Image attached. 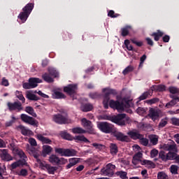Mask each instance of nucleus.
<instances>
[{
  "mask_svg": "<svg viewBox=\"0 0 179 179\" xmlns=\"http://www.w3.org/2000/svg\"><path fill=\"white\" fill-rule=\"evenodd\" d=\"M49 73L50 75H51V76H53L54 78H57L58 76V72L54 68L49 69Z\"/></svg>",
  "mask_w": 179,
  "mask_h": 179,
  "instance_id": "nucleus-48",
  "label": "nucleus"
},
{
  "mask_svg": "<svg viewBox=\"0 0 179 179\" xmlns=\"http://www.w3.org/2000/svg\"><path fill=\"white\" fill-rule=\"evenodd\" d=\"M76 90H78V85L75 84L69 85L64 88V92L67 93V94H69V96L75 94V93H76Z\"/></svg>",
  "mask_w": 179,
  "mask_h": 179,
  "instance_id": "nucleus-14",
  "label": "nucleus"
},
{
  "mask_svg": "<svg viewBox=\"0 0 179 179\" xmlns=\"http://www.w3.org/2000/svg\"><path fill=\"white\" fill-rule=\"evenodd\" d=\"M109 106L111 108H115L117 110L119 113L124 111L125 107H129L128 103H126V106H124V103H120V102L115 101L114 100L110 101Z\"/></svg>",
  "mask_w": 179,
  "mask_h": 179,
  "instance_id": "nucleus-7",
  "label": "nucleus"
},
{
  "mask_svg": "<svg viewBox=\"0 0 179 179\" xmlns=\"http://www.w3.org/2000/svg\"><path fill=\"white\" fill-rule=\"evenodd\" d=\"M74 139L75 141H79L80 142L90 143V141H89L84 136H76V137H74Z\"/></svg>",
  "mask_w": 179,
  "mask_h": 179,
  "instance_id": "nucleus-35",
  "label": "nucleus"
},
{
  "mask_svg": "<svg viewBox=\"0 0 179 179\" xmlns=\"http://www.w3.org/2000/svg\"><path fill=\"white\" fill-rule=\"evenodd\" d=\"M129 29H131V26H126L124 28H122V36L123 37H127L129 34Z\"/></svg>",
  "mask_w": 179,
  "mask_h": 179,
  "instance_id": "nucleus-37",
  "label": "nucleus"
},
{
  "mask_svg": "<svg viewBox=\"0 0 179 179\" xmlns=\"http://www.w3.org/2000/svg\"><path fill=\"white\" fill-rule=\"evenodd\" d=\"M157 101H159V99L154 98L150 100L145 101V103H146V104H149L150 106H152V104H155V103H157Z\"/></svg>",
  "mask_w": 179,
  "mask_h": 179,
  "instance_id": "nucleus-50",
  "label": "nucleus"
},
{
  "mask_svg": "<svg viewBox=\"0 0 179 179\" xmlns=\"http://www.w3.org/2000/svg\"><path fill=\"white\" fill-rule=\"evenodd\" d=\"M162 149L164 150H167L168 152H174V153H177V152H178L177 144H176L174 141H173L172 143L164 144L162 145Z\"/></svg>",
  "mask_w": 179,
  "mask_h": 179,
  "instance_id": "nucleus-12",
  "label": "nucleus"
},
{
  "mask_svg": "<svg viewBox=\"0 0 179 179\" xmlns=\"http://www.w3.org/2000/svg\"><path fill=\"white\" fill-rule=\"evenodd\" d=\"M52 120L57 124H68L69 122L68 115L66 113L53 115Z\"/></svg>",
  "mask_w": 179,
  "mask_h": 179,
  "instance_id": "nucleus-4",
  "label": "nucleus"
},
{
  "mask_svg": "<svg viewBox=\"0 0 179 179\" xmlns=\"http://www.w3.org/2000/svg\"><path fill=\"white\" fill-rule=\"evenodd\" d=\"M149 139L153 145H157L159 142V136L155 134H151L149 136Z\"/></svg>",
  "mask_w": 179,
  "mask_h": 179,
  "instance_id": "nucleus-28",
  "label": "nucleus"
},
{
  "mask_svg": "<svg viewBox=\"0 0 179 179\" xmlns=\"http://www.w3.org/2000/svg\"><path fill=\"white\" fill-rule=\"evenodd\" d=\"M55 99H65V94L62 92H59L58 91L55 92L54 93Z\"/></svg>",
  "mask_w": 179,
  "mask_h": 179,
  "instance_id": "nucleus-49",
  "label": "nucleus"
},
{
  "mask_svg": "<svg viewBox=\"0 0 179 179\" xmlns=\"http://www.w3.org/2000/svg\"><path fill=\"white\" fill-rule=\"evenodd\" d=\"M36 138L38 139V141H41L42 143H51V140L47 137H44L41 134H37Z\"/></svg>",
  "mask_w": 179,
  "mask_h": 179,
  "instance_id": "nucleus-30",
  "label": "nucleus"
},
{
  "mask_svg": "<svg viewBox=\"0 0 179 179\" xmlns=\"http://www.w3.org/2000/svg\"><path fill=\"white\" fill-rule=\"evenodd\" d=\"M141 164L145 166V167H148V169H155V164L150 160L145 159L141 162Z\"/></svg>",
  "mask_w": 179,
  "mask_h": 179,
  "instance_id": "nucleus-31",
  "label": "nucleus"
},
{
  "mask_svg": "<svg viewBox=\"0 0 179 179\" xmlns=\"http://www.w3.org/2000/svg\"><path fill=\"white\" fill-rule=\"evenodd\" d=\"M28 142L30 143L31 146H37V141H36V139L33 138H30Z\"/></svg>",
  "mask_w": 179,
  "mask_h": 179,
  "instance_id": "nucleus-60",
  "label": "nucleus"
},
{
  "mask_svg": "<svg viewBox=\"0 0 179 179\" xmlns=\"http://www.w3.org/2000/svg\"><path fill=\"white\" fill-rule=\"evenodd\" d=\"M17 128V129L21 130V133L22 134V135H33V131H31V130L27 129V127H25L24 126L20 125Z\"/></svg>",
  "mask_w": 179,
  "mask_h": 179,
  "instance_id": "nucleus-21",
  "label": "nucleus"
},
{
  "mask_svg": "<svg viewBox=\"0 0 179 179\" xmlns=\"http://www.w3.org/2000/svg\"><path fill=\"white\" fill-rule=\"evenodd\" d=\"M114 170H115V165L108 164L105 168L101 170V176H108V177H111V176L114 175Z\"/></svg>",
  "mask_w": 179,
  "mask_h": 179,
  "instance_id": "nucleus-6",
  "label": "nucleus"
},
{
  "mask_svg": "<svg viewBox=\"0 0 179 179\" xmlns=\"http://www.w3.org/2000/svg\"><path fill=\"white\" fill-rule=\"evenodd\" d=\"M34 157H36L37 164L40 167V169H41L42 170H45L47 169L48 164H47V163H45V162L41 161V159L37 158V156H34Z\"/></svg>",
  "mask_w": 179,
  "mask_h": 179,
  "instance_id": "nucleus-25",
  "label": "nucleus"
},
{
  "mask_svg": "<svg viewBox=\"0 0 179 179\" xmlns=\"http://www.w3.org/2000/svg\"><path fill=\"white\" fill-rule=\"evenodd\" d=\"M27 152H28V153L29 155H34V152H36V148H33L32 146H30V145L27 144Z\"/></svg>",
  "mask_w": 179,
  "mask_h": 179,
  "instance_id": "nucleus-45",
  "label": "nucleus"
},
{
  "mask_svg": "<svg viewBox=\"0 0 179 179\" xmlns=\"http://www.w3.org/2000/svg\"><path fill=\"white\" fill-rule=\"evenodd\" d=\"M58 156L55 155H52L49 157V162L50 163H52V164H58Z\"/></svg>",
  "mask_w": 179,
  "mask_h": 179,
  "instance_id": "nucleus-32",
  "label": "nucleus"
},
{
  "mask_svg": "<svg viewBox=\"0 0 179 179\" xmlns=\"http://www.w3.org/2000/svg\"><path fill=\"white\" fill-rule=\"evenodd\" d=\"M61 136L63 137L64 139H66L67 141H73V137L71 136V134L66 133V132H62Z\"/></svg>",
  "mask_w": 179,
  "mask_h": 179,
  "instance_id": "nucleus-41",
  "label": "nucleus"
},
{
  "mask_svg": "<svg viewBox=\"0 0 179 179\" xmlns=\"http://www.w3.org/2000/svg\"><path fill=\"white\" fill-rule=\"evenodd\" d=\"M82 125L85 127V128H87L88 129V132L90 134H93V124H92V122L87 120L86 118H83L81 120Z\"/></svg>",
  "mask_w": 179,
  "mask_h": 179,
  "instance_id": "nucleus-17",
  "label": "nucleus"
},
{
  "mask_svg": "<svg viewBox=\"0 0 179 179\" xmlns=\"http://www.w3.org/2000/svg\"><path fill=\"white\" fill-rule=\"evenodd\" d=\"M113 136L116 137L117 141H121V142H128L129 141V138H128V136L124 135V134L114 129L113 131Z\"/></svg>",
  "mask_w": 179,
  "mask_h": 179,
  "instance_id": "nucleus-15",
  "label": "nucleus"
},
{
  "mask_svg": "<svg viewBox=\"0 0 179 179\" xmlns=\"http://www.w3.org/2000/svg\"><path fill=\"white\" fill-rule=\"evenodd\" d=\"M167 125V119H162L159 124V128H164Z\"/></svg>",
  "mask_w": 179,
  "mask_h": 179,
  "instance_id": "nucleus-54",
  "label": "nucleus"
},
{
  "mask_svg": "<svg viewBox=\"0 0 179 179\" xmlns=\"http://www.w3.org/2000/svg\"><path fill=\"white\" fill-rule=\"evenodd\" d=\"M136 113L137 114H139V115H142L143 114H145V113H146V110H145V108H143L139 107L136 109Z\"/></svg>",
  "mask_w": 179,
  "mask_h": 179,
  "instance_id": "nucleus-59",
  "label": "nucleus"
},
{
  "mask_svg": "<svg viewBox=\"0 0 179 179\" xmlns=\"http://www.w3.org/2000/svg\"><path fill=\"white\" fill-rule=\"evenodd\" d=\"M79 160L78 158H71L69 159V163H71L73 166H76V164H78Z\"/></svg>",
  "mask_w": 179,
  "mask_h": 179,
  "instance_id": "nucleus-62",
  "label": "nucleus"
},
{
  "mask_svg": "<svg viewBox=\"0 0 179 179\" xmlns=\"http://www.w3.org/2000/svg\"><path fill=\"white\" fill-rule=\"evenodd\" d=\"M82 111L84 113H87V111H92L93 110V105L90 103H85L81 106Z\"/></svg>",
  "mask_w": 179,
  "mask_h": 179,
  "instance_id": "nucleus-29",
  "label": "nucleus"
},
{
  "mask_svg": "<svg viewBox=\"0 0 179 179\" xmlns=\"http://www.w3.org/2000/svg\"><path fill=\"white\" fill-rule=\"evenodd\" d=\"M157 179H169V176L164 171H161L157 173Z\"/></svg>",
  "mask_w": 179,
  "mask_h": 179,
  "instance_id": "nucleus-43",
  "label": "nucleus"
},
{
  "mask_svg": "<svg viewBox=\"0 0 179 179\" xmlns=\"http://www.w3.org/2000/svg\"><path fill=\"white\" fill-rule=\"evenodd\" d=\"M50 152H52V148H51V146L47 145L43 146L42 152L44 157H45L47 155H50Z\"/></svg>",
  "mask_w": 179,
  "mask_h": 179,
  "instance_id": "nucleus-26",
  "label": "nucleus"
},
{
  "mask_svg": "<svg viewBox=\"0 0 179 179\" xmlns=\"http://www.w3.org/2000/svg\"><path fill=\"white\" fill-rule=\"evenodd\" d=\"M26 97L28 99V100H32L34 101H37V100H39V98L36 96V94H33L31 91H27L26 92Z\"/></svg>",
  "mask_w": 179,
  "mask_h": 179,
  "instance_id": "nucleus-24",
  "label": "nucleus"
},
{
  "mask_svg": "<svg viewBox=\"0 0 179 179\" xmlns=\"http://www.w3.org/2000/svg\"><path fill=\"white\" fill-rule=\"evenodd\" d=\"M171 121H172V124L173 125H177L178 127H179V119L178 118L173 117L171 119Z\"/></svg>",
  "mask_w": 179,
  "mask_h": 179,
  "instance_id": "nucleus-64",
  "label": "nucleus"
},
{
  "mask_svg": "<svg viewBox=\"0 0 179 179\" xmlns=\"http://www.w3.org/2000/svg\"><path fill=\"white\" fill-rule=\"evenodd\" d=\"M117 175L120 177V178L125 179L127 178V173L124 171H118L117 172Z\"/></svg>",
  "mask_w": 179,
  "mask_h": 179,
  "instance_id": "nucleus-58",
  "label": "nucleus"
},
{
  "mask_svg": "<svg viewBox=\"0 0 179 179\" xmlns=\"http://www.w3.org/2000/svg\"><path fill=\"white\" fill-rule=\"evenodd\" d=\"M102 120H107L108 121H111L117 125L124 127L129 121V117H127L125 114H119L116 116H110L105 115L102 117Z\"/></svg>",
  "mask_w": 179,
  "mask_h": 179,
  "instance_id": "nucleus-1",
  "label": "nucleus"
},
{
  "mask_svg": "<svg viewBox=\"0 0 179 179\" xmlns=\"http://www.w3.org/2000/svg\"><path fill=\"white\" fill-rule=\"evenodd\" d=\"M151 36L154 38L155 41H159V40H160V38L164 36V33L158 29L157 30V32H153Z\"/></svg>",
  "mask_w": 179,
  "mask_h": 179,
  "instance_id": "nucleus-22",
  "label": "nucleus"
},
{
  "mask_svg": "<svg viewBox=\"0 0 179 179\" xmlns=\"http://www.w3.org/2000/svg\"><path fill=\"white\" fill-rule=\"evenodd\" d=\"M159 157L160 159H162V160H163V162H167L168 160L167 154H166V152H164V151H161L159 152Z\"/></svg>",
  "mask_w": 179,
  "mask_h": 179,
  "instance_id": "nucleus-52",
  "label": "nucleus"
},
{
  "mask_svg": "<svg viewBox=\"0 0 179 179\" xmlns=\"http://www.w3.org/2000/svg\"><path fill=\"white\" fill-rule=\"evenodd\" d=\"M102 92L105 93V97L103 101V107L105 108H108V101L110 100L108 95L114 93V90H111L109 88H104L102 90Z\"/></svg>",
  "mask_w": 179,
  "mask_h": 179,
  "instance_id": "nucleus-10",
  "label": "nucleus"
},
{
  "mask_svg": "<svg viewBox=\"0 0 179 179\" xmlns=\"http://www.w3.org/2000/svg\"><path fill=\"white\" fill-rule=\"evenodd\" d=\"M139 141L143 146H148V145H149V140L146 138H143V135L142 136V138H140Z\"/></svg>",
  "mask_w": 179,
  "mask_h": 179,
  "instance_id": "nucleus-44",
  "label": "nucleus"
},
{
  "mask_svg": "<svg viewBox=\"0 0 179 179\" xmlns=\"http://www.w3.org/2000/svg\"><path fill=\"white\" fill-rule=\"evenodd\" d=\"M73 134H85L86 131L80 127H76L71 129Z\"/></svg>",
  "mask_w": 179,
  "mask_h": 179,
  "instance_id": "nucleus-40",
  "label": "nucleus"
},
{
  "mask_svg": "<svg viewBox=\"0 0 179 179\" xmlns=\"http://www.w3.org/2000/svg\"><path fill=\"white\" fill-rule=\"evenodd\" d=\"M160 115H162V110L159 108H150L149 110L148 117L152 121H157L160 118Z\"/></svg>",
  "mask_w": 179,
  "mask_h": 179,
  "instance_id": "nucleus-8",
  "label": "nucleus"
},
{
  "mask_svg": "<svg viewBox=\"0 0 179 179\" xmlns=\"http://www.w3.org/2000/svg\"><path fill=\"white\" fill-rule=\"evenodd\" d=\"M143 156V154L141 152V151H138L134 157L132 159V163L134 164V166H137V164H142V157Z\"/></svg>",
  "mask_w": 179,
  "mask_h": 179,
  "instance_id": "nucleus-18",
  "label": "nucleus"
},
{
  "mask_svg": "<svg viewBox=\"0 0 179 179\" xmlns=\"http://www.w3.org/2000/svg\"><path fill=\"white\" fill-rule=\"evenodd\" d=\"M21 120L24 122H26V124H29V125H36V121L34 119L26 114L21 115Z\"/></svg>",
  "mask_w": 179,
  "mask_h": 179,
  "instance_id": "nucleus-19",
  "label": "nucleus"
},
{
  "mask_svg": "<svg viewBox=\"0 0 179 179\" xmlns=\"http://www.w3.org/2000/svg\"><path fill=\"white\" fill-rule=\"evenodd\" d=\"M131 41L133 44H135L136 45H143V41H138L136 38L131 39Z\"/></svg>",
  "mask_w": 179,
  "mask_h": 179,
  "instance_id": "nucleus-61",
  "label": "nucleus"
},
{
  "mask_svg": "<svg viewBox=\"0 0 179 179\" xmlns=\"http://www.w3.org/2000/svg\"><path fill=\"white\" fill-rule=\"evenodd\" d=\"M37 83H41V80L39 78H29V83H25L22 85L24 89H34L37 87Z\"/></svg>",
  "mask_w": 179,
  "mask_h": 179,
  "instance_id": "nucleus-9",
  "label": "nucleus"
},
{
  "mask_svg": "<svg viewBox=\"0 0 179 179\" xmlns=\"http://www.w3.org/2000/svg\"><path fill=\"white\" fill-rule=\"evenodd\" d=\"M66 163H68L67 159H65L64 157H59L57 164H66Z\"/></svg>",
  "mask_w": 179,
  "mask_h": 179,
  "instance_id": "nucleus-57",
  "label": "nucleus"
},
{
  "mask_svg": "<svg viewBox=\"0 0 179 179\" xmlns=\"http://www.w3.org/2000/svg\"><path fill=\"white\" fill-rule=\"evenodd\" d=\"M26 113H28V114H30V115H32V117H37V114L34 113V109H33L31 106H27L25 108Z\"/></svg>",
  "mask_w": 179,
  "mask_h": 179,
  "instance_id": "nucleus-38",
  "label": "nucleus"
},
{
  "mask_svg": "<svg viewBox=\"0 0 179 179\" xmlns=\"http://www.w3.org/2000/svg\"><path fill=\"white\" fill-rule=\"evenodd\" d=\"M157 155H159V151L157 150L154 149V150H151V152H150L151 157H156V156H157Z\"/></svg>",
  "mask_w": 179,
  "mask_h": 179,
  "instance_id": "nucleus-63",
  "label": "nucleus"
},
{
  "mask_svg": "<svg viewBox=\"0 0 179 179\" xmlns=\"http://www.w3.org/2000/svg\"><path fill=\"white\" fill-rule=\"evenodd\" d=\"M134 68L132 66H128L124 70L122 71L123 75H128L129 72H132Z\"/></svg>",
  "mask_w": 179,
  "mask_h": 179,
  "instance_id": "nucleus-47",
  "label": "nucleus"
},
{
  "mask_svg": "<svg viewBox=\"0 0 179 179\" xmlns=\"http://www.w3.org/2000/svg\"><path fill=\"white\" fill-rule=\"evenodd\" d=\"M168 160H176L177 159V154L176 152H169L167 153Z\"/></svg>",
  "mask_w": 179,
  "mask_h": 179,
  "instance_id": "nucleus-42",
  "label": "nucleus"
},
{
  "mask_svg": "<svg viewBox=\"0 0 179 179\" xmlns=\"http://www.w3.org/2000/svg\"><path fill=\"white\" fill-rule=\"evenodd\" d=\"M10 146L11 147V150L13 151V153L14 155H17V156H19V157H20V159H23V160H26L27 159V157H26V154H24V152L15 147V144L11 143Z\"/></svg>",
  "mask_w": 179,
  "mask_h": 179,
  "instance_id": "nucleus-11",
  "label": "nucleus"
},
{
  "mask_svg": "<svg viewBox=\"0 0 179 179\" xmlns=\"http://www.w3.org/2000/svg\"><path fill=\"white\" fill-rule=\"evenodd\" d=\"M128 135L132 138V139H141L142 138V134H139V131H129Z\"/></svg>",
  "mask_w": 179,
  "mask_h": 179,
  "instance_id": "nucleus-27",
  "label": "nucleus"
},
{
  "mask_svg": "<svg viewBox=\"0 0 179 179\" xmlns=\"http://www.w3.org/2000/svg\"><path fill=\"white\" fill-rule=\"evenodd\" d=\"M45 170H47V171L49 173V174H54V173H55V171H57V168L54 167V166H51L50 165H48Z\"/></svg>",
  "mask_w": 179,
  "mask_h": 179,
  "instance_id": "nucleus-46",
  "label": "nucleus"
},
{
  "mask_svg": "<svg viewBox=\"0 0 179 179\" xmlns=\"http://www.w3.org/2000/svg\"><path fill=\"white\" fill-rule=\"evenodd\" d=\"M149 96H152L150 91L145 92L138 97L139 101H141L142 100H146V99H148V97H149Z\"/></svg>",
  "mask_w": 179,
  "mask_h": 179,
  "instance_id": "nucleus-34",
  "label": "nucleus"
},
{
  "mask_svg": "<svg viewBox=\"0 0 179 179\" xmlns=\"http://www.w3.org/2000/svg\"><path fill=\"white\" fill-rule=\"evenodd\" d=\"M42 78L43 80L45 82H48V83H51L52 82H54V79L52 78L51 76L48 73H45L42 76Z\"/></svg>",
  "mask_w": 179,
  "mask_h": 179,
  "instance_id": "nucleus-36",
  "label": "nucleus"
},
{
  "mask_svg": "<svg viewBox=\"0 0 179 179\" xmlns=\"http://www.w3.org/2000/svg\"><path fill=\"white\" fill-rule=\"evenodd\" d=\"M62 38L64 40H68V38H72V34H69L68 31L64 32L62 34Z\"/></svg>",
  "mask_w": 179,
  "mask_h": 179,
  "instance_id": "nucleus-55",
  "label": "nucleus"
},
{
  "mask_svg": "<svg viewBox=\"0 0 179 179\" xmlns=\"http://www.w3.org/2000/svg\"><path fill=\"white\" fill-rule=\"evenodd\" d=\"M150 90H151V92H164L166 91V86L162 85H153L150 87Z\"/></svg>",
  "mask_w": 179,
  "mask_h": 179,
  "instance_id": "nucleus-23",
  "label": "nucleus"
},
{
  "mask_svg": "<svg viewBox=\"0 0 179 179\" xmlns=\"http://www.w3.org/2000/svg\"><path fill=\"white\" fill-rule=\"evenodd\" d=\"M110 149L111 155H117L118 153V147L116 144L110 143Z\"/></svg>",
  "mask_w": 179,
  "mask_h": 179,
  "instance_id": "nucleus-33",
  "label": "nucleus"
},
{
  "mask_svg": "<svg viewBox=\"0 0 179 179\" xmlns=\"http://www.w3.org/2000/svg\"><path fill=\"white\" fill-rule=\"evenodd\" d=\"M55 153L59 155L60 156H65V157H71L75 156L76 155V151L75 150H70V149H65V148H55Z\"/></svg>",
  "mask_w": 179,
  "mask_h": 179,
  "instance_id": "nucleus-5",
  "label": "nucleus"
},
{
  "mask_svg": "<svg viewBox=\"0 0 179 179\" xmlns=\"http://www.w3.org/2000/svg\"><path fill=\"white\" fill-rule=\"evenodd\" d=\"M97 127L101 132L104 134H111L114 132V126L107 122H100L98 123Z\"/></svg>",
  "mask_w": 179,
  "mask_h": 179,
  "instance_id": "nucleus-3",
  "label": "nucleus"
},
{
  "mask_svg": "<svg viewBox=\"0 0 179 179\" xmlns=\"http://www.w3.org/2000/svg\"><path fill=\"white\" fill-rule=\"evenodd\" d=\"M15 96L19 100H20L22 103H24L26 101V99H24V96H23V94H22V92L20 91H16L15 92Z\"/></svg>",
  "mask_w": 179,
  "mask_h": 179,
  "instance_id": "nucleus-39",
  "label": "nucleus"
},
{
  "mask_svg": "<svg viewBox=\"0 0 179 179\" xmlns=\"http://www.w3.org/2000/svg\"><path fill=\"white\" fill-rule=\"evenodd\" d=\"M34 9V3H29L23 8L22 12L18 15V19H20L22 23H26L27 19L30 16V13Z\"/></svg>",
  "mask_w": 179,
  "mask_h": 179,
  "instance_id": "nucleus-2",
  "label": "nucleus"
},
{
  "mask_svg": "<svg viewBox=\"0 0 179 179\" xmlns=\"http://www.w3.org/2000/svg\"><path fill=\"white\" fill-rule=\"evenodd\" d=\"M108 16H109V17L115 18V17H118V16H120V14L115 13L114 10H110L108 13Z\"/></svg>",
  "mask_w": 179,
  "mask_h": 179,
  "instance_id": "nucleus-51",
  "label": "nucleus"
},
{
  "mask_svg": "<svg viewBox=\"0 0 179 179\" xmlns=\"http://www.w3.org/2000/svg\"><path fill=\"white\" fill-rule=\"evenodd\" d=\"M8 107L10 111H13L17 110V111H22L23 110V107L22 106V103L20 101L14 102V103H8Z\"/></svg>",
  "mask_w": 179,
  "mask_h": 179,
  "instance_id": "nucleus-13",
  "label": "nucleus"
},
{
  "mask_svg": "<svg viewBox=\"0 0 179 179\" xmlns=\"http://www.w3.org/2000/svg\"><path fill=\"white\" fill-rule=\"evenodd\" d=\"M0 157L2 160H5V162H10V160L13 159L6 149L0 150Z\"/></svg>",
  "mask_w": 179,
  "mask_h": 179,
  "instance_id": "nucleus-16",
  "label": "nucleus"
},
{
  "mask_svg": "<svg viewBox=\"0 0 179 179\" xmlns=\"http://www.w3.org/2000/svg\"><path fill=\"white\" fill-rule=\"evenodd\" d=\"M171 173L172 174H177V171H178V167L176 165L171 166Z\"/></svg>",
  "mask_w": 179,
  "mask_h": 179,
  "instance_id": "nucleus-56",
  "label": "nucleus"
},
{
  "mask_svg": "<svg viewBox=\"0 0 179 179\" xmlns=\"http://www.w3.org/2000/svg\"><path fill=\"white\" fill-rule=\"evenodd\" d=\"M171 99H173L170 102L167 103L165 106L166 108H171V107H174L177 103L179 101L178 96H174V95H170Z\"/></svg>",
  "mask_w": 179,
  "mask_h": 179,
  "instance_id": "nucleus-20",
  "label": "nucleus"
},
{
  "mask_svg": "<svg viewBox=\"0 0 179 179\" xmlns=\"http://www.w3.org/2000/svg\"><path fill=\"white\" fill-rule=\"evenodd\" d=\"M169 92L172 94H177V93H179V90L176 87H170Z\"/></svg>",
  "mask_w": 179,
  "mask_h": 179,
  "instance_id": "nucleus-53",
  "label": "nucleus"
}]
</instances>
